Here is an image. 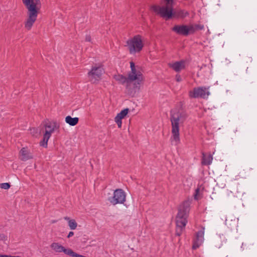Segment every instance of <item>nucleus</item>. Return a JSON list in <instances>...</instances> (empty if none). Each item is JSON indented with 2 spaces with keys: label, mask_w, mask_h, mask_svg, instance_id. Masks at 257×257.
Here are the masks:
<instances>
[{
  "label": "nucleus",
  "mask_w": 257,
  "mask_h": 257,
  "mask_svg": "<svg viewBox=\"0 0 257 257\" xmlns=\"http://www.w3.org/2000/svg\"><path fill=\"white\" fill-rule=\"evenodd\" d=\"M131 71L128 74V84L126 85V93L134 96L139 92L140 82L143 77L140 68L135 66L133 62H130Z\"/></svg>",
  "instance_id": "1"
},
{
  "label": "nucleus",
  "mask_w": 257,
  "mask_h": 257,
  "mask_svg": "<svg viewBox=\"0 0 257 257\" xmlns=\"http://www.w3.org/2000/svg\"><path fill=\"white\" fill-rule=\"evenodd\" d=\"M187 117L186 113L182 110L174 109L171 112V141L175 145H178L180 142L179 127L184 123Z\"/></svg>",
  "instance_id": "2"
},
{
  "label": "nucleus",
  "mask_w": 257,
  "mask_h": 257,
  "mask_svg": "<svg viewBox=\"0 0 257 257\" xmlns=\"http://www.w3.org/2000/svg\"><path fill=\"white\" fill-rule=\"evenodd\" d=\"M28 10L27 18L25 22V27L30 30L37 20L41 4L40 0H22Z\"/></svg>",
  "instance_id": "3"
},
{
  "label": "nucleus",
  "mask_w": 257,
  "mask_h": 257,
  "mask_svg": "<svg viewBox=\"0 0 257 257\" xmlns=\"http://www.w3.org/2000/svg\"><path fill=\"white\" fill-rule=\"evenodd\" d=\"M191 200H186L183 202L178 208V212L176 217V234L180 236L185 229L189 216Z\"/></svg>",
  "instance_id": "4"
},
{
  "label": "nucleus",
  "mask_w": 257,
  "mask_h": 257,
  "mask_svg": "<svg viewBox=\"0 0 257 257\" xmlns=\"http://www.w3.org/2000/svg\"><path fill=\"white\" fill-rule=\"evenodd\" d=\"M164 1V6L153 5L151 6V10L164 19H168L172 15V5H174V0Z\"/></svg>",
  "instance_id": "5"
},
{
  "label": "nucleus",
  "mask_w": 257,
  "mask_h": 257,
  "mask_svg": "<svg viewBox=\"0 0 257 257\" xmlns=\"http://www.w3.org/2000/svg\"><path fill=\"white\" fill-rule=\"evenodd\" d=\"M126 46L131 54L140 52L144 47L142 37L140 35L135 36L126 41Z\"/></svg>",
  "instance_id": "6"
},
{
  "label": "nucleus",
  "mask_w": 257,
  "mask_h": 257,
  "mask_svg": "<svg viewBox=\"0 0 257 257\" xmlns=\"http://www.w3.org/2000/svg\"><path fill=\"white\" fill-rule=\"evenodd\" d=\"M56 125L54 122H46L43 127V139L40 142V146L46 148L48 145V141L50 139L52 134L54 132Z\"/></svg>",
  "instance_id": "7"
},
{
  "label": "nucleus",
  "mask_w": 257,
  "mask_h": 257,
  "mask_svg": "<svg viewBox=\"0 0 257 257\" xmlns=\"http://www.w3.org/2000/svg\"><path fill=\"white\" fill-rule=\"evenodd\" d=\"M209 87H197L189 91V96L191 98H201L206 99L210 95Z\"/></svg>",
  "instance_id": "8"
},
{
  "label": "nucleus",
  "mask_w": 257,
  "mask_h": 257,
  "mask_svg": "<svg viewBox=\"0 0 257 257\" xmlns=\"http://www.w3.org/2000/svg\"><path fill=\"white\" fill-rule=\"evenodd\" d=\"M104 72V69L101 65H96L93 66L88 73L89 80L93 83H97L100 80Z\"/></svg>",
  "instance_id": "9"
},
{
  "label": "nucleus",
  "mask_w": 257,
  "mask_h": 257,
  "mask_svg": "<svg viewBox=\"0 0 257 257\" xmlns=\"http://www.w3.org/2000/svg\"><path fill=\"white\" fill-rule=\"evenodd\" d=\"M126 200V194L121 189H117L114 191L113 195L108 198V200L113 205L122 204Z\"/></svg>",
  "instance_id": "10"
},
{
  "label": "nucleus",
  "mask_w": 257,
  "mask_h": 257,
  "mask_svg": "<svg viewBox=\"0 0 257 257\" xmlns=\"http://www.w3.org/2000/svg\"><path fill=\"white\" fill-rule=\"evenodd\" d=\"M172 30L178 34L184 36H187L191 32L194 31L193 27L192 25H176L173 28Z\"/></svg>",
  "instance_id": "11"
},
{
  "label": "nucleus",
  "mask_w": 257,
  "mask_h": 257,
  "mask_svg": "<svg viewBox=\"0 0 257 257\" xmlns=\"http://www.w3.org/2000/svg\"><path fill=\"white\" fill-rule=\"evenodd\" d=\"M204 235V228L197 232L195 238L194 239L192 248L196 249L198 248L203 242Z\"/></svg>",
  "instance_id": "12"
},
{
  "label": "nucleus",
  "mask_w": 257,
  "mask_h": 257,
  "mask_svg": "<svg viewBox=\"0 0 257 257\" xmlns=\"http://www.w3.org/2000/svg\"><path fill=\"white\" fill-rule=\"evenodd\" d=\"M186 62L184 60L168 64L169 66L176 72H179L185 68Z\"/></svg>",
  "instance_id": "13"
},
{
  "label": "nucleus",
  "mask_w": 257,
  "mask_h": 257,
  "mask_svg": "<svg viewBox=\"0 0 257 257\" xmlns=\"http://www.w3.org/2000/svg\"><path fill=\"white\" fill-rule=\"evenodd\" d=\"M50 247L55 251L57 252H63L67 255H69V253H71V249H66L57 242L52 243Z\"/></svg>",
  "instance_id": "14"
},
{
  "label": "nucleus",
  "mask_w": 257,
  "mask_h": 257,
  "mask_svg": "<svg viewBox=\"0 0 257 257\" xmlns=\"http://www.w3.org/2000/svg\"><path fill=\"white\" fill-rule=\"evenodd\" d=\"M129 111L128 108H125L121 110L115 117V121L117 124L118 127L120 128L121 126V119L123 118L128 113Z\"/></svg>",
  "instance_id": "15"
},
{
  "label": "nucleus",
  "mask_w": 257,
  "mask_h": 257,
  "mask_svg": "<svg viewBox=\"0 0 257 257\" xmlns=\"http://www.w3.org/2000/svg\"><path fill=\"white\" fill-rule=\"evenodd\" d=\"M20 158L22 161H26L33 158L32 154L27 149L23 148L20 152Z\"/></svg>",
  "instance_id": "16"
},
{
  "label": "nucleus",
  "mask_w": 257,
  "mask_h": 257,
  "mask_svg": "<svg viewBox=\"0 0 257 257\" xmlns=\"http://www.w3.org/2000/svg\"><path fill=\"white\" fill-rule=\"evenodd\" d=\"M238 219L235 217H229L225 220V224L228 227L233 228L237 226Z\"/></svg>",
  "instance_id": "17"
},
{
  "label": "nucleus",
  "mask_w": 257,
  "mask_h": 257,
  "mask_svg": "<svg viewBox=\"0 0 257 257\" xmlns=\"http://www.w3.org/2000/svg\"><path fill=\"white\" fill-rule=\"evenodd\" d=\"M173 5H172V15L171 17L168 19L167 20H169L172 19L173 17H177V18H184L188 15V13L184 10H179L177 11H174L173 10Z\"/></svg>",
  "instance_id": "18"
},
{
  "label": "nucleus",
  "mask_w": 257,
  "mask_h": 257,
  "mask_svg": "<svg viewBox=\"0 0 257 257\" xmlns=\"http://www.w3.org/2000/svg\"><path fill=\"white\" fill-rule=\"evenodd\" d=\"M79 119L78 117H72L70 116H67L65 118V121L69 125L74 126L78 122Z\"/></svg>",
  "instance_id": "19"
},
{
  "label": "nucleus",
  "mask_w": 257,
  "mask_h": 257,
  "mask_svg": "<svg viewBox=\"0 0 257 257\" xmlns=\"http://www.w3.org/2000/svg\"><path fill=\"white\" fill-rule=\"evenodd\" d=\"M64 219L68 221V226L72 230L75 229L77 226V223L75 220L70 219L68 217H65Z\"/></svg>",
  "instance_id": "20"
},
{
  "label": "nucleus",
  "mask_w": 257,
  "mask_h": 257,
  "mask_svg": "<svg viewBox=\"0 0 257 257\" xmlns=\"http://www.w3.org/2000/svg\"><path fill=\"white\" fill-rule=\"evenodd\" d=\"M202 155V163L204 165H210L212 163V161L213 160V157L212 155L210 154L208 156H206L204 153H203Z\"/></svg>",
  "instance_id": "21"
},
{
  "label": "nucleus",
  "mask_w": 257,
  "mask_h": 257,
  "mask_svg": "<svg viewBox=\"0 0 257 257\" xmlns=\"http://www.w3.org/2000/svg\"><path fill=\"white\" fill-rule=\"evenodd\" d=\"M114 78L116 80L119 82L121 83H126V84H128V77L126 78L124 76H123L121 75H115L114 76Z\"/></svg>",
  "instance_id": "22"
},
{
  "label": "nucleus",
  "mask_w": 257,
  "mask_h": 257,
  "mask_svg": "<svg viewBox=\"0 0 257 257\" xmlns=\"http://www.w3.org/2000/svg\"><path fill=\"white\" fill-rule=\"evenodd\" d=\"M192 26L193 27L194 31L191 32V34L194 33L196 30H202L204 28V26L201 25H192Z\"/></svg>",
  "instance_id": "23"
},
{
  "label": "nucleus",
  "mask_w": 257,
  "mask_h": 257,
  "mask_svg": "<svg viewBox=\"0 0 257 257\" xmlns=\"http://www.w3.org/2000/svg\"><path fill=\"white\" fill-rule=\"evenodd\" d=\"M11 187V185L10 183H4L1 184V187L2 189H5V190H8Z\"/></svg>",
  "instance_id": "24"
},
{
  "label": "nucleus",
  "mask_w": 257,
  "mask_h": 257,
  "mask_svg": "<svg viewBox=\"0 0 257 257\" xmlns=\"http://www.w3.org/2000/svg\"><path fill=\"white\" fill-rule=\"evenodd\" d=\"M30 134L32 135H33L34 136H36V134L37 133L38 129L36 128H32L30 130Z\"/></svg>",
  "instance_id": "25"
},
{
  "label": "nucleus",
  "mask_w": 257,
  "mask_h": 257,
  "mask_svg": "<svg viewBox=\"0 0 257 257\" xmlns=\"http://www.w3.org/2000/svg\"><path fill=\"white\" fill-rule=\"evenodd\" d=\"M7 239V236L5 234L0 233V240L5 241Z\"/></svg>",
  "instance_id": "26"
},
{
  "label": "nucleus",
  "mask_w": 257,
  "mask_h": 257,
  "mask_svg": "<svg viewBox=\"0 0 257 257\" xmlns=\"http://www.w3.org/2000/svg\"><path fill=\"white\" fill-rule=\"evenodd\" d=\"M176 80L177 82H180L182 80L181 77L179 75H176Z\"/></svg>",
  "instance_id": "27"
},
{
  "label": "nucleus",
  "mask_w": 257,
  "mask_h": 257,
  "mask_svg": "<svg viewBox=\"0 0 257 257\" xmlns=\"http://www.w3.org/2000/svg\"><path fill=\"white\" fill-rule=\"evenodd\" d=\"M91 36L90 35H86L85 37V41L87 42L91 41Z\"/></svg>",
  "instance_id": "28"
},
{
  "label": "nucleus",
  "mask_w": 257,
  "mask_h": 257,
  "mask_svg": "<svg viewBox=\"0 0 257 257\" xmlns=\"http://www.w3.org/2000/svg\"><path fill=\"white\" fill-rule=\"evenodd\" d=\"M74 235V232L73 231H70L68 236H67V237L68 238H70V237L72 236L73 235Z\"/></svg>",
  "instance_id": "29"
},
{
  "label": "nucleus",
  "mask_w": 257,
  "mask_h": 257,
  "mask_svg": "<svg viewBox=\"0 0 257 257\" xmlns=\"http://www.w3.org/2000/svg\"><path fill=\"white\" fill-rule=\"evenodd\" d=\"M2 257H21V256H11V255H3L2 254Z\"/></svg>",
  "instance_id": "30"
},
{
  "label": "nucleus",
  "mask_w": 257,
  "mask_h": 257,
  "mask_svg": "<svg viewBox=\"0 0 257 257\" xmlns=\"http://www.w3.org/2000/svg\"><path fill=\"white\" fill-rule=\"evenodd\" d=\"M198 192H199V189H197L196 190V194L195 195V199H198V198H197V194H198Z\"/></svg>",
  "instance_id": "31"
},
{
  "label": "nucleus",
  "mask_w": 257,
  "mask_h": 257,
  "mask_svg": "<svg viewBox=\"0 0 257 257\" xmlns=\"http://www.w3.org/2000/svg\"><path fill=\"white\" fill-rule=\"evenodd\" d=\"M219 240H221V237L220 236L218 237V238L216 239V241H218Z\"/></svg>",
  "instance_id": "32"
},
{
  "label": "nucleus",
  "mask_w": 257,
  "mask_h": 257,
  "mask_svg": "<svg viewBox=\"0 0 257 257\" xmlns=\"http://www.w3.org/2000/svg\"><path fill=\"white\" fill-rule=\"evenodd\" d=\"M218 247H220L222 245V243H221L220 244L217 245Z\"/></svg>",
  "instance_id": "33"
},
{
  "label": "nucleus",
  "mask_w": 257,
  "mask_h": 257,
  "mask_svg": "<svg viewBox=\"0 0 257 257\" xmlns=\"http://www.w3.org/2000/svg\"><path fill=\"white\" fill-rule=\"evenodd\" d=\"M0 257H2V254H0Z\"/></svg>",
  "instance_id": "34"
}]
</instances>
